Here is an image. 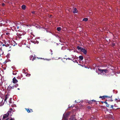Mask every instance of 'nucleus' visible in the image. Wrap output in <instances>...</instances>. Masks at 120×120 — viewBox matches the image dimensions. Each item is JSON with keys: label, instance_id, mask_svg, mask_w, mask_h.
Wrapping results in <instances>:
<instances>
[{"label": "nucleus", "instance_id": "nucleus-36", "mask_svg": "<svg viewBox=\"0 0 120 120\" xmlns=\"http://www.w3.org/2000/svg\"><path fill=\"white\" fill-rule=\"evenodd\" d=\"M92 102H96V101L95 100H91Z\"/></svg>", "mask_w": 120, "mask_h": 120}, {"label": "nucleus", "instance_id": "nucleus-50", "mask_svg": "<svg viewBox=\"0 0 120 120\" xmlns=\"http://www.w3.org/2000/svg\"><path fill=\"white\" fill-rule=\"evenodd\" d=\"M74 60V58H73V60Z\"/></svg>", "mask_w": 120, "mask_h": 120}, {"label": "nucleus", "instance_id": "nucleus-26", "mask_svg": "<svg viewBox=\"0 0 120 120\" xmlns=\"http://www.w3.org/2000/svg\"><path fill=\"white\" fill-rule=\"evenodd\" d=\"M30 74H29V73H27V74L26 75V76H28V77H29V76H30Z\"/></svg>", "mask_w": 120, "mask_h": 120}, {"label": "nucleus", "instance_id": "nucleus-19", "mask_svg": "<svg viewBox=\"0 0 120 120\" xmlns=\"http://www.w3.org/2000/svg\"><path fill=\"white\" fill-rule=\"evenodd\" d=\"M88 18H84L83 19L82 21H85L86 22L88 21Z\"/></svg>", "mask_w": 120, "mask_h": 120}, {"label": "nucleus", "instance_id": "nucleus-46", "mask_svg": "<svg viewBox=\"0 0 120 120\" xmlns=\"http://www.w3.org/2000/svg\"><path fill=\"white\" fill-rule=\"evenodd\" d=\"M68 59V58H67L66 59V60H67Z\"/></svg>", "mask_w": 120, "mask_h": 120}, {"label": "nucleus", "instance_id": "nucleus-15", "mask_svg": "<svg viewBox=\"0 0 120 120\" xmlns=\"http://www.w3.org/2000/svg\"><path fill=\"white\" fill-rule=\"evenodd\" d=\"M26 7V6L25 5H23L21 6V8L23 10H25Z\"/></svg>", "mask_w": 120, "mask_h": 120}, {"label": "nucleus", "instance_id": "nucleus-11", "mask_svg": "<svg viewBox=\"0 0 120 120\" xmlns=\"http://www.w3.org/2000/svg\"><path fill=\"white\" fill-rule=\"evenodd\" d=\"M63 118L64 120H68V116L65 115V114L63 115Z\"/></svg>", "mask_w": 120, "mask_h": 120}, {"label": "nucleus", "instance_id": "nucleus-1", "mask_svg": "<svg viewBox=\"0 0 120 120\" xmlns=\"http://www.w3.org/2000/svg\"><path fill=\"white\" fill-rule=\"evenodd\" d=\"M0 45L2 44L3 46H5L6 47H9L7 48V50L8 51H10L11 49V46L10 45V43L8 41H6L5 40H3V42H0Z\"/></svg>", "mask_w": 120, "mask_h": 120}, {"label": "nucleus", "instance_id": "nucleus-12", "mask_svg": "<svg viewBox=\"0 0 120 120\" xmlns=\"http://www.w3.org/2000/svg\"><path fill=\"white\" fill-rule=\"evenodd\" d=\"M101 103H105L106 105V106L108 107H109V105L106 102V101H101Z\"/></svg>", "mask_w": 120, "mask_h": 120}, {"label": "nucleus", "instance_id": "nucleus-52", "mask_svg": "<svg viewBox=\"0 0 120 120\" xmlns=\"http://www.w3.org/2000/svg\"><path fill=\"white\" fill-rule=\"evenodd\" d=\"M15 45H13V46H15Z\"/></svg>", "mask_w": 120, "mask_h": 120}, {"label": "nucleus", "instance_id": "nucleus-45", "mask_svg": "<svg viewBox=\"0 0 120 120\" xmlns=\"http://www.w3.org/2000/svg\"><path fill=\"white\" fill-rule=\"evenodd\" d=\"M12 109H11V108L10 109H11V110H12Z\"/></svg>", "mask_w": 120, "mask_h": 120}, {"label": "nucleus", "instance_id": "nucleus-33", "mask_svg": "<svg viewBox=\"0 0 120 120\" xmlns=\"http://www.w3.org/2000/svg\"><path fill=\"white\" fill-rule=\"evenodd\" d=\"M5 5V4L4 3H2V5L3 6H4V5Z\"/></svg>", "mask_w": 120, "mask_h": 120}, {"label": "nucleus", "instance_id": "nucleus-2", "mask_svg": "<svg viewBox=\"0 0 120 120\" xmlns=\"http://www.w3.org/2000/svg\"><path fill=\"white\" fill-rule=\"evenodd\" d=\"M11 111H8L6 114L4 115L3 116V119H4L5 118L8 117L9 115V113H11Z\"/></svg>", "mask_w": 120, "mask_h": 120}, {"label": "nucleus", "instance_id": "nucleus-22", "mask_svg": "<svg viewBox=\"0 0 120 120\" xmlns=\"http://www.w3.org/2000/svg\"><path fill=\"white\" fill-rule=\"evenodd\" d=\"M26 110L27 111V112L28 113H29L30 112V110L26 108Z\"/></svg>", "mask_w": 120, "mask_h": 120}, {"label": "nucleus", "instance_id": "nucleus-10", "mask_svg": "<svg viewBox=\"0 0 120 120\" xmlns=\"http://www.w3.org/2000/svg\"><path fill=\"white\" fill-rule=\"evenodd\" d=\"M11 86H8V87L7 88V90L8 91V92L9 93H10V92H11Z\"/></svg>", "mask_w": 120, "mask_h": 120}, {"label": "nucleus", "instance_id": "nucleus-5", "mask_svg": "<svg viewBox=\"0 0 120 120\" xmlns=\"http://www.w3.org/2000/svg\"><path fill=\"white\" fill-rule=\"evenodd\" d=\"M35 56L34 57H33V56L32 55L30 56V60H32V61H33L35 60L36 59V57Z\"/></svg>", "mask_w": 120, "mask_h": 120}, {"label": "nucleus", "instance_id": "nucleus-32", "mask_svg": "<svg viewBox=\"0 0 120 120\" xmlns=\"http://www.w3.org/2000/svg\"><path fill=\"white\" fill-rule=\"evenodd\" d=\"M30 112H32L33 111V110L31 109H30Z\"/></svg>", "mask_w": 120, "mask_h": 120}, {"label": "nucleus", "instance_id": "nucleus-31", "mask_svg": "<svg viewBox=\"0 0 120 120\" xmlns=\"http://www.w3.org/2000/svg\"><path fill=\"white\" fill-rule=\"evenodd\" d=\"M50 51L51 52V55H52V54H53V53L52 52V50L51 49H50Z\"/></svg>", "mask_w": 120, "mask_h": 120}, {"label": "nucleus", "instance_id": "nucleus-47", "mask_svg": "<svg viewBox=\"0 0 120 120\" xmlns=\"http://www.w3.org/2000/svg\"><path fill=\"white\" fill-rule=\"evenodd\" d=\"M37 58L38 59H39V58L38 57H37Z\"/></svg>", "mask_w": 120, "mask_h": 120}, {"label": "nucleus", "instance_id": "nucleus-37", "mask_svg": "<svg viewBox=\"0 0 120 120\" xmlns=\"http://www.w3.org/2000/svg\"><path fill=\"white\" fill-rule=\"evenodd\" d=\"M35 11H33L32 12V13L33 14H34L35 13Z\"/></svg>", "mask_w": 120, "mask_h": 120}, {"label": "nucleus", "instance_id": "nucleus-48", "mask_svg": "<svg viewBox=\"0 0 120 120\" xmlns=\"http://www.w3.org/2000/svg\"><path fill=\"white\" fill-rule=\"evenodd\" d=\"M71 107H69V108H71Z\"/></svg>", "mask_w": 120, "mask_h": 120}, {"label": "nucleus", "instance_id": "nucleus-39", "mask_svg": "<svg viewBox=\"0 0 120 120\" xmlns=\"http://www.w3.org/2000/svg\"><path fill=\"white\" fill-rule=\"evenodd\" d=\"M111 99L110 100V101H113V100L112 99H111Z\"/></svg>", "mask_w": 120, "mask_h": 120}, {"label": "nucleus", "instance_id": "nucleus-13", "mask_svg": "<svg viewBox=\"0 0 120 120\" xmlns=\"http://www.w3.org/2000/svg\"><path fill=\"white\" fill-rule=\"evenodd\" d=\"M77 11H78L76 8H75L73 10V12L74 13H77Z\"/></svg>", "mask_w": 120, "mask_h": 120}, {"label": "nucleus", "instance_id": "nucleus-9", "mask_svg": "<svg viewBox=\"0 0 120 120\" xmlns=\"http://www.w3.org/2000/svg\"><path fill=\"white\" fill-rule=\"evenodd\" d=\"M7 21H4L3 20H0V23L2 24H5V23H7Z\"/></svg>", "mask_w": 120, "mask_h": 120}, {"label": "nucleus", "instance_id": "nucleus-34", "mask_svg": "<svg viewBox=\"0 0 120 120\" xmlns=\"http://www.w3.org/2000/svg\"><path fill=\"white\" fill-rule=\"evenodd\" d=\"M10 120H15L14 118H11L10 119Z\"/></svg>", "mask_w": 120, "mask_h": 120}, {"label": "nucleus", "instance_id": "nucleus-30", "mask_svg": "<svg viewBox=\"0 0 120 120\" xmlns=\"http://www.w3.org/2000/svg\"><path fill=\"white\" fill-rule=\"evenodd\" d=\"M112 46H114L115 45V44L114 43H112Z\"/></svg>", "mask_w": 120, "mask_h": 120}, {"label": "nucleus", "instance_id": "nucleus-20", "mask_svg": "<svg viewBox=\"0 0 120 120\" xmlns=\"http://www.w3.org/2000/svg\"><path fill=\"white\" fill-rule=\"evenodd\" d=\"M70 114V112H67L65 114H64L66 116H68Z\"/></svg>", "mask_w": 120, "mask_h": 120}, {"label": "nucleus", "instance_id": "nucleus-16", "mask_svg": "<svg viewBox=\"0 0 120 120\" xmlns=\"http://www.w3.org/2000/svg\"><path fill=\"white\" fill-rule=\"evenodd\" d=\"M18 71L16 70H15L14 71H13V74L14 75H16L17 74V72Z\"/></svg>", "mask_w": 120, "mask_h": 120}, {"label": "nucleus", "instance_id": "nucleus-49", "mask_svg": "<svg viewBox=\"0 0 120 120\" xmlns=\"http://www.w3.org/2000/svg\"><path fill=\"white\" fill-rule=\"evenodd\" d=\"M72 60H72V61H73V59H71Z\"/></svg>", "mask_w": 120, "mask_h": 120}, {"label": "nucleus", "instance_id": "nucleus-53", "mask_svg": "<svg viewBox=\"0 0 120 120\" xmlns=\"http://www.w3.org/2000/svg\"><path fill=\"white\" fill-rule=\"evenodd\" d=\"M0 120H1V119H0Z\"/></svg>", "mask_w": 120, "mask_h": 120}, {"label": "nucleus", "instance_id": "nucleus-23", "mask_svg": "<svg viewBox=\"0 0 120 120\" xmlns=\"http://www.w3.org/2000/svg\"><path fill=\"white\" fill-rule=\"evenodd\" d=\"M17 36L19 37H20L22 35L21 34H17Z\"/></svg>", "mask_w": 120, "mask_h": 120}, {"label": "nucleus", "instance_id": "nucleus-35", "mask_svg": "<svg viewBox=\"0 0 120 120\" xmlns=\"http://www.w3.org/2000/svg\"><path fill=\"white\" fill-rule=\"evenodd\" d=\"M113 105H111V107L112 109H113Z\"/></svg>", "mask_w": 120, "mask_h": 120}, {"label": "nucleus", "instance_id": "nucleus-25", "mask_svg": "<svg viewBox=\"0 0 120 120\" xmlns=\"http://www.w3.org/2000/svg\"><path fill=\"white\" fill-rule=\"evenodd\" d=\"M8 98V97H7V95H6V96L5 97V99L4 100V101H6V100Z\"/></svg>", "mask_w": 120, "mask_h": 120}, {"label": "nucleus", "instance_id": "nucleus-18", "mask_svg": "<svg viewBox=\"0 0 120 120\" xmlns=\"http://www.w3.org/2000/svg\"><path fill=\"white\" fill-rule=\"evenodd\" d=\"M79 58L81 60H83V56H79Z\"/></svg>", "mask_w": 120, "mask_h": 120}, {"label": "nucleus", "instance_id": "nucleus-4", "mask_svg": "<svg viewBox=\"0 0 120 120\" xmlns=\"http://www.w3.org/2000/svg\"><path fill=\"white\" fill-rule=\"evenodd\" d=\"M98 70L101 73H102L104 71L106 73L108 72V70L106 69H98Z\"/></svg>", "mask_w": 120, "mask_h": 120}, {"label": "nucleus", "instance_id": "nucleus-42", "mask_svg": "<svg viewBox=\"0 0 120 120\" xmlns=\"http://www.w3.org/2000/svg\"><path fill=\"white\" fill-rule=\"evenodd\" d=\"M23 71H25V69H23Z\"/></svg>", "mask_w": 120, "mask_h": 120}, {"label": "nucleus", "instance_id": "nucleus-6", "mask_svg": "<svg viewBox=\"0 0 120 120\" xmlns=\"http://www.w3.org/2000/svg\"><path fill=\"white\" fill-rule=\"evenodd\" d=\"M81 51L83 53L85 54H86L87 52V51L85 49L83 48L82 49V50Z\"/></svg>", "mask_w": 120, "mask_h": 120}, {"label": "nucleus", "instance_id": "nucleus-27", "mask_svg": "<svg viewBox=\"0 0 120 120\" xmlns=\"http://www.w3.org/2000/svg\"><path fill=\"white\" fill-rule=\"evenodd\" d=\"M6 35L7 36H9L10 35V33H6Z\"/></svg>", "mask_w": 120, "mask_h": 120}, {"label": "nucleus", "instance_id": "nucleus-38", "mask_svg": "<svg viewBox=\"0 0 120 120\" xmlns=\"http://www.w3.org/2000/svg\"><path fill=\"white\" fill-rule=\"evenodd\" d=\"M115 100H116V101L117 102H118V100L117 99V98H116L115 99Z\"/></svg>", "mask_w": 120, "mask_h": 120}, {"label": "nucleus", "instance_id": "nucleus-43", "mask_svg": "<svg viewBox=\"0 0 120 120\" xmlns=\"http://www.w3.org/2000/svg\"><path fill=\"white\" fill-rule=\"evenodd\" d=\"M88 108L89 109L90 108V107L89 106H88Z\"/></svg>", "mask_w": 120, "mask_h": 120}, {"label": "nucleus", "instance_id": "nucleus-29", "mask_svg": "<svg viewBox=\"0 0 120 120\" xmlns=\"http://www.w3.org/2000/svg\"><path fill=\"white\" fill-rule=\"evenodd\" d=\"M88 103H89V104H91L92 103V102L91 101H88Z\"/></svg>", "mask_w": 120, "mask_h": 120}, {"label": "nucleus", "instance_id": "nucleus-21", "mask_svg": "<svg viewBox=\"0 0 120 120\" xmlns=\"http://www.w3.org/2000/svg\"><path fill=\"white\" fill-rule=\"evenodd\" d=\"M61 30V28L60 27H58L57 28V31H59Z\"/></svg>", "mask_w": 120, "mask_h": 120}, {"label": "nucleus", "instance_id": "nucleus-51", "mask_svg": "<svg viewBox=\"0 0 120 120\" xmlns=\"http://www.w3.org/2000/svg\"><path fill=\"white\" fill-rule=\"evenodd\" d=\"M18 86V85L17 84V86Z\"/></svg>", "mask_w": 120, "mask_h": 120}, {"label": "nucleus", "instance_id": "nucleus-3", "mask_svg": "<svg viewBox=\"0 0 120 120\" xmlns=\"http://www.w3.org/2000/svg\"><path fill=\"white\" fill-rule=\"evenodd\" d=\"M112 96H111V97L109 96H100L99 97V98H102V100L105 99V98H112Z\"/></svg>", "mask_w": 120, "mask_h": 120}, {"label": "nucleus", "instance_id": "nucleus-28", "mask_svg": "<svg viewBox=\"0 0 120 120\" xmlns=\"http://www.w3.org/2000/svg\"><path fill=\"white\" fill-rule=\"evenodd\" d=\"M73 61L74 62H75V63H78V62L76 60H74V61Z\"/></svg>", "mask_w": 120, "mask_h": 120}, {"label": "nucleus", "instance_id": "nucleus-8", "mask_svg": "<svg viewBox=\"0 0 120 120\" xmlns=\"http://www.w3.org/2000/svg\"><path fill=\"white\" fill-rule=\"evenodd\" d=\"M13 81L14 83H16L18 82V81L16 79L15 77L13 78Z\"/></svg>", "mask_w": 120, "mask_h": 120}, {"label": "nucleus", "instance_id": "nucleus-24", "mask_svg": "<svg viewBox=\"0 0 120 120\" xmlns=\"http://www.w3.org/2000/svg\"><path fill=\"white\" fill-rule=\"evenodd\" d=\"M11 89H14V88H16V86H15V85H13V86H11Z\"/></svg>", "mask_w": 120, "mask_h": 120}, {"label": "nucleus", "instance_id": "nucleus-17", "mask_svg": "<svg viewBox=\"0 0 120 120\" xmlns=\"http://www.w3.org/2000/svg\"><path fill=\"white\" fill-rule=\"evenodd\" d=\"M83 48L81 47H80L79 46H78L77 47V49L78 50H80L81 51L82 49Z\"/></svg>", "mask_w": 120, "mask_h": 120}, {"label": "nucleus", "instance_id": "nucleus-7", "mask_svg": "<svg viewBox=\"0 0 120 120\" xmlns=\"http://www.w3.org/2000/svg\"><path fill=\"white\" fill-rule=\"evenodd\" d=\"M16 25L17 27V29H19L21 28V24L17 23L16 24Z\"/></svg>", "mask_w": 120, "mask_h": 120}, {"label": "nucleus", "instance_id": "nucleus-41", "mask_svg": "<svg viewBox=\"0 0 120 120\" xmlns=\"http://www.w3.org/2000/svg\"><path fill=\"white\" fill-rule=\"evenodd\" d=\"M89 14L90 15H91V14H92V13L91 12H89Z\"/></svg>", "mask_w": 120, "mask_h": 120}, {"label": "nucleus", "instance_id": "nucleus-14", "mask_svg": "<svg viewBox=\"0 0 120 120\" xmlns=\"http://www.w3.org/2000/svg\"><path fill=\"white\" fill-rule=\"evenodd\" d=\"M69 120H77L76 119H75L73 116H71Z\"/></svg>", "mask_w": 120, "mask_h": 120}, {"label": "nucleus", "instance_id": "nucleus-40", "mask_svg": "<svg viewBox=\"0 0 120 120\" xmlns=\"http://www.w3.org/2000/svg\"><path fill=\"white\" fill-rule=\"evenodd\" d=\"M68 59L69 60H71V59L70 58H68Z\"/></svg>", "mask_w": 120, "mask_h": 120}, {"label": "nucleus", "instance_id": "nucleus-44", "mask_svg": "<svg viewBox=\"0 0 120 120\" xmlns=\"http://www.w3.org/2000/svg\"><path fill=\"white\" fill-rule=\"evenodd\" d=\"M18 89V90H20V89H19V88H18V89Z\"/></svg>", "mask_w": 120, "mask_h": 120}]
</instances>
